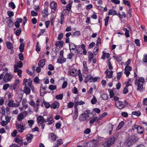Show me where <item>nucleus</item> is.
I'll list each match as a JSON object with an SVG mask.
<instances>
[{"label":"nucleus","mask_w":147,"mask_h":147,"mask_svg":"<svg viewBox=\"0 0 147 147\" xmlns=\"http://www.w3.org/2000/svg\"><path fill=\"white\" fill-rule=\"evenodd\" d=\"M108 129L109 131V134H111V131L113 130V125L111 123H109L108 124Z\"/></svg>","instance_id":"nucleus-31"},{"label":"nucleus","mask_w":147,"mask_h":147,"mask_svg":"<svg viewBox=\"0 0 147 147\" xmlns=\"http://www.w3.org/2000/svg\"><path fill=\"white\" fill-rule=\"evenodd\" d=\"M71 7V3H69L66 6V9L68 11H70Z\"/></svg>","instance_id":"nucleus-51"},{"label":"nucleus","mask_w":147,"mask_h":147,"mask_svg":"<svg viewBox=\"0 0 147 147\" xmlns=\"http://www.w3.org/2000/svg\"><path fill=\"white\" fill-rule=\"evenodd\" d=\"M18 56L20 60L23 61L24 60V57L23 54L21 53H19Z\"/></svg>","instance_id":"nucleus-57"},{"label":"nucleus","mask_w":147,"mask_h":147,"mask_svg":"<svg viewBox=\"0 0 147 147\" xmlns=\"http://www.w3.org/2000/svg\"><path fill=\"white\" fill-rule=\"evenodd\" d=\"M124 124L123 121H121L119 124L117 126V129L119 130L123 126Z\"/></svg>","instance_id":"nucleus-40"},{"label":"nucleus","mask_w":147,"mask_h":147,"mask_svg":"<svg viewBox=\"0 0 147 147\" xmlns=\"http://www.w3.org/2000/svg\"><path fill=\"white\" fill-rule=\"evenodd\" d=\"M10 85L9 84H5L3 87V89L5 90H7L9 86Z\"/></svg>","instance_id":"nucleus-63"},{"label":"nucleus","mask_w":147,"mask_h":147,"mask_svg":"<svg viewBox=\"0 0 147 147\" xmlns=\"http://www.w3.org/2000/svg\"><path fill=\"white\" fill-rule=\"evenodd\" d=\"M24 43H21L19 46V49L21 53L23 52L24 51Z\"/></svg>","instance_id":"nucleus-35"},{"label":"nucleus","mask_w":147,"mask_h":147,"mask_svg":"<svg viewBox=\"0 0 147 147\" xmlns=\"http://www.w3.org/2000/svg\"><path fill=\"white\" fill-rule=\"evenodd\" d=\"M6 45L8 49L11 50L13 49V45L10 41H7L6 42Z\"/></svg>","instance_id":"nucleus-19"},{"label":"nucleus","mask_w":147,"mask_h":147,"mask_svg":"<svg viewBox=\"0 0 147 147\" xmlns=\"http://www.w3.org/2000/svg\"><path fill=\"white\" fill-rule=\"evenodd\" d=\"M7 22L8 24V26L10 28L13 25V22L10 19L9 20H8Z\"/></svg>","instance_id":"nucleus-36"},{"label":"nucleus","mask_w":147,"mask_h":147,"mask_svg":"<svg viewBox=\"0 0 147 147\" xmlns=\"http://www.w3.org/2000/svg\"><path fill=\"white\" fill-rule=\"evenodd\" d=\"M40 80L38 78V77L36 76L35 77L33 81L36 83L38 84L39 83Z\"/></svg>","instance_id":"nucleus-55"},{"label":"nucleus","mask_w":147,"mask_h":147,"mask_svg":"<svg viewBox=\"0 0 147 147\" xmlns=\"http://www.w3.org/2000/svg\"><path fill=\"white\" fill-rule=\"evenodd\" d=\"M143 61L145 63H147V54H145L144 55Z\"/></svg>","instance_id":"nucleus-61"},{"label":"nucleus","mask_w":147,"mask_h":147,"mask_svg":"<svg viewBox=\"0 0 147 147\" xmlns=\"http://www.w3.org/2000/svg\"><path fill=\"white\" fill-rule=\"evenodd\" d=\"M64 42L62 40L57 41L56 42V46L59 48H62L63 47Z\"/></svg>","instance_id":"nucleus-13"},{"label":"nucleus","mask_w":147,"mask_h":147,"mask_svg":"<svg viewBox=\"0 0 147 147\" xmlns=\"http://www.w3.org/2000/svg\"><path fill=\"white\" fill-rule=\"evenodd\" d=\"M74 105V103L70 101L68 103L67 105L68 107V108H72Z\"/></svg>","instance_id":"nucleus-52"},{"label":"nucleus","mask_w":147,"mask_h":147,"mask_svg":"<svg viewBox=\"0 0 147 147\" xmlns=\"http://www.w3.org/2000/svg\"><path fill=\"white\" fill-rule=\"evenodd\" d=\"M107 115V112H105L103 113L102 114H100L99 115V117L98 118H100V120L101 118H102L104 117H105L106 115Z\"/></svg>","instance_id":"nucleus-59"},{"label":"nucleus","mask_w":147,"mask_h":147,"mask_svg":"<svg viewBox=\"0 0 147 147\" xmlns=\"http://www.w3.org/2000/svg\"><path fill=\"white\" fill-rule=\"evenodd\" d=\"M131 67L129 65H127L125 67L124 73L127 77H128L130 74V71H131Z\"/></svg>","instance_id":"nucleus-7"},{"label":"nucleus","mask_w":147,"mask_h":147,"mask_svg":"<svg viewBox=\"0 0 147 147\" xmlns=\"http://www.w3.org/2000/svg\"><path fill=\"white\" fill-rule=\"evenodd\" d=\"M24 92L26 94H29L30 93V89L27 86H24Z\"/></svg>","instance_id":"nucleus-17"},{"label":"nucleus","mask_w":147,"mask_h":147,"mask_svg":"<svg viewBox=\"0 0 147 147\" xmlns=\"http://www.w3.org/2000/svg\"><path fill=\"white\" fill-rule=\"evenodd\" d=\"M124 31H125V35L126 37H128L129 36V30L126 28H124L123 29Z\"/></svg>","instance_id":"nucleus-43"},{"label":"nucleus","mask_w":147,"mask_h":147,"mask_svg":"<svg viewBox=\"0 0 147 147\" xmlns=\"http://www.w3.org/2000/svg\"><path fill=\"white\" fill-rule=\"evenodd\" d=\"M115 140V138L114 137H111L107 141V145H108L110 147L114 143Z\"/></svg>","instance_id":"nucleus-10"},{"label":"nucleus","mask_w":147,"mask_h":147,"mask_svg":"<svg viewBox=\"0 0 147 147\" xmlns=\"http://www.w3.org/2000/svg\"><path fill=\"white\" fill-rule=\"evenodd\" d=\"M50 6L52 9V11L54 12L55 11V2L54 1L50 3Z\"/></svg>","instance_id":"nucleus-24"},{"label":"nucleus","mask_w":147,"mask_h":147,"mask_svg":"<svg viewBox=\"0 0 147 147\" xmlns=\"http://www.w3.org/2000/svg\"><path fill=\"white\" fill-rule=\"evenodd\" d=\"M122 71L119 72L117 73V79L118 80H119L120 78L122 76Z\"/></svg>","instance_id":"nucleus-46"},{"label":"nucleus","mask_w":147,"mask_h":147,"mask_svg":"<svg viewBox=\"0 0 147 147\" xmlns=\"http://www.w3.org/2000/svg\"><path fill=\"white\" fill-rule=\"evenodd\" d=\"M144 82V80L142 77L140 78L139 79H136L135 84L138 86L137 90L140 92L143 91L144 90L143 88V83Z\"/></svg>","instance_id":"nucleus-2"},{"label":"nucleus","mask_w":147,"mask_h":147,"mask_svg":"<svg viewBox=\"0 0 147 147\" xmlns=\"http://www.w3.org/2000/svg\"><path fill=\"white\" fill-rule=\"evenodd\" d=\"M61 125V123L59 121L56 124V128L57 129H59Z\"/></svg>","instance_id":"nucleus-49"},{"label":"nucleus","mask_w":147,"mask_h":147,"mask_svg":"<svg viewBox=\"0 0 147 147\" xmlns=\"http://www.w3.org/2000/svg\"><path fill=\"white\" fill-rule=\"evenodd\" d=\"M81 33L80 31H77L73 33L72 36L73 37H78L80 35Z\"/></svg>","instance_id":"nucleus-32"},{"label":"nucleus","mask_w":147,"mask_h":147,"mask_svg":"<svg viewBox=\"0 0 147 147\" xmlns=\"http://www.w3.org/2000/svg\"><path fill=\"white\" fill-rule=\"evenodd\" d=\"M128 87H127L125 86V88L123 89V93L124 94H125L127 93L128 92Z\"/></svg>","instance_id":"nucleus-60"},{"label":"nucleus","mask_w":147,"mask_h":147,"mask_svg":"<svg viewBox=\"0 0 147 147\" xmlns=\"http://www.w3.org/2000/svg\"><path fill=\"white\" fill-rule=\"evenodd\" d=\"M137 130L138 133L141 134H142L143 132L144 128L139 126V127H138Z\"/></svg>","instance_id":"nucleus-34"},{"label":"nucleus","mask_w":147,"mask_h":147,"mask_svg":"<svg viewBox=\"0 0 147 147\" xmlns=\"http://www.w3.org/2000/svg\"><path fill=\"white\" fill-rule=\"evenodd\" d=\"M131 78H129L128 81L127 82V84L125 86H126L127 87H128L129 86L131 85Z\"/></svg>","instance_id":"nucleus-58"},{"label":"nucleus","mask_w":147,"mask_h":147,"mask_svg":"<svg viewBox=\"0 0 147 147\" xmlns=\"http://www.w3.org/2000/svg\"><path fill=\"white\" fill-rule=\"evenodd\" d=\"M14 72H17L18 75L20 77H22V71L21 69H17L16 71L15 70V69H14Z\"/></svg>","instance_id":"nucleus-33"},{"label":"nucleus","mask_w":147,"mask_h":147,"mask_svg":"<svg viewBox=\"0 0 147 147\" xmlns=\"http://www.w3.org/2000/svg\"><path fill=\"white\" fill-rule=\"evenodd\" d=\"M16 128L19 132L22 133L25 129V126L23 124H17Z\"/></svg>","instance_id":"nucleus-8"},{"label":"nucleus","mask_w":147,"mask_h":147,"mask_svg":"<svg viewBox=\"0 0 147 147\" xmlns=\"http://www.w3.org/2000/svg\"><path fill=\"white\" fill-rule=\"evenodd\" d=\"M12 76L11 74L7 73L3 78V81L5 82H7L10 81L12 78Z\"/></svg>","instance_id":"nucleus-5"},{"label":"nucleus","mask_w":147,"mask_h":147,"mask_svg":"<svg viewBox=\"0 0 147 147\" xmlns=\"http://www.w3.org/2000/svg\"><path fill=\"white\" fill-rule=\"evenodd\" d=\"M15 141L16 143H18L20 145L22 144L23 143L22 140H20L18 138H16L15 140Z\"/></svg>","instance_id":"nucleus-47"},{"label":"nucleus","mask_w":147,"mask_h":147,"mask_svg":"<svg viewBox=\"0 0 147 147\" xmlns=\"http://www.w3.org/2000/svg\"><path fill=\"white\" fill-rule=\"evenodd\" d=\"M78 109L74 108V115L73 116V119L74 120H76L78 116Z\"/></svg>","instance_id":"nucleus-20"},{"label":"nucleus","mask_w":147,"mask_h":147,"mask_svg":"<svg viewBox=\"0 0 147 147\" xmlns=\"http://www.w3.org/2000/svg\"><path fill=\"white\" fill-rule=\"evenodd\" d=\"M7 105L9 107H18L19 106V104H16L14 102L13 100L11 99L9 101Z\"/></svg>","instance_id":"nucleus-9"},{"label":"nucleus","mask_w":147,"mask_h":147,"mask_svg":"<svg viewBox=\"0 0 147 147\" xmlns=\"http://www.w3.org/2000/svg\"><path fill=\"white\" fill-rule=\"evenodd\" d=\"M113 71H110L109 74H106V78H111L113 77Z\"/></svg>","instance_id":"nucleus-42"},{"label":"nucleus","mask_w":147,"mask_h":147,"mask_svg":"<svg viewBox=\"0 0 147 147\" xmlns=\"http://www.w3.org/2000/svg\"><path fill=\"white\" fill-rule=\"evenodd\" d=\"M74 108L76 109H78V105H81L85 104V102H84L82 101V100L78 101V98H75L74 100Z\"/></svg>","instance_id":"nucleus-6"},{"label":"nucleus","mask_w":147,"mask_h":147,"mask_svg":"<svg viewBox=\"0 0 147 147\" xmlns=\"http://www.w3.org/2000/svg\"><path fill=\"white\" fill-rule=\"evenodd\" d=\"M69 48L70 50H74L76 49L77 51H78L77 49H76V46L73 43H71L69 44Z\"/></svg>","instance_id":"nucleus-22"},{"label":"nucleus","mask_w":147,"mask_h":147,"mask_svg":"<svg viewBox=\"0 0 147 147\" xmlns=\"http://www.w3.org/2000/svg\"><path fill=\"white\" fill-rule=\"evenodd\" d=\"M97 102V99L95 96H94L93 98L91 100V103L92 104L96 103Z\"/></svg>","instance_id":"nucleus-50"},{"label":"nucleus","mask_w":147,"mask_h":147,"mask_svg":"<svg viewBox=\"0 0 147 147\" xmlns=\"http://www.w3.org/2000/svg\"><path fill=\"white\" fill-rule=\"evenodd\" d=\"M43 102L44 103V105L46 108H49V107L50 106V104L48 102H45L44 99Z\"/></svg>","instance_id":"nucleus-54"},{"label":"nucleus","mask_w":147,"mask_h":147,"mask_svg":"<svg viewBox=\"0 0 147 147\" xmlns=\"http://www.w3.org/2000/svg\"><path fill=\"white\" fill-rule=\"evenodd\" d=\"M137 141V139L134 135L128 136L125 142V145L128 147L135 142Z\"/></svg>","instance_id":"nucleus-3"},{"label":"nucleus","mask_w":147,"mask_h":147,"mask_svg":"<svg viewBox=\"0 0 147 147\" xmlns=\"http://www.w3.org/2000/svg\"><path fill=\"white\" fill-rule=\"evenodd\" d=\"M88 53H89V55H88V62L89 63H90L94 57V55L93 53L91 52H88Z\"/></svg>","instance_id":"nucleus-25"},{"label":"nucleus","mask_w":147,"mask_h":147,"mask_svg":"<svg viewBox=\"0 0 147 147\" xmlns=\"http://www.w3.org/2000/svg\"><path fill=\"white\" fill-rule=\"evenodd\" d=\"M5 119L6 121L8 123L10 122L11 119V117H9L8 116H6L5 117Z\"/></svg>","instance_id":"nucleus-64"},{"label":"nucleus","mask_w":147,"mask_h":147,"mask_svg":"<svg viewBox=\"0 0 147 147\" xmlns=\"http://www.w3.org/2000/svg\"><path fill=\"white\" fill-rule=\"evenodd\" d=\"M68 85V83L67 81L64 82L62 84V88L63 89L65 88Z\"/></svg>","instance_id":"nucleus-53"},{"label":"nucleus","mask_w":147,"mask_h":147,"mask_svg":"<svg viewBox=\"0 0 147 147\" xmlns=\"http://www.w3.org/2000/svg\"><path fill=\"white\" fill-rule=\"evenodd\" d=\"M63 142L62 139H59L57 141V144L56 147H57L63 144Z\"/></svg>","instance_id":"nucleus-38"},{"label":"nucleus","mask_w":147,"mask_h":147,"mask_svg":"<svg viewBox=\"0 0 147 147\" xmlns=\"http://www.w3.org/2000/svg\"><path fill=\"white\" fill-rule=\"evenodd\" d=\"M47 119H45L42 116L40 115L37 117V121L38 123L42 124L45 121L46 122H49L48 124L50 125L53 123L54 121L51 115H47L46 116Z\"/></svg>","instance_id":"nucleus-1"},{"label":"nucleus","mask_w":147,"mask_h":147,"mask_svg":"<svg viewBox=\"0 0 147 147\" xmlns=\"http://www.w3.org/2000/svg\"><path fill=\"white\" fill-rule=\"evenodd\" d=\"M132 114L139 117L141 115V113L139 111H133L132 112Z\"/></svg>","instance_id":"nucleus-41"},{"label":"nucleus","mask_w":147,"mask_h":147,"mask_svg":"<svg viewBox=\"0 0 147 147\" xmlns=\"http://www.w3.org/2000/svg\"><path fill=\"white\" fill-rule=\"evenodd\" d=\"M40 102H41V100L39 98L37 100L36 103V106L35 107H36L37 109H38V108H39V107L40 105Z\"/></svg>","instance_id":"nucleus-48"},{"label":"nucleus","mask_w":147,"mask_h":147,"mask_svg":"<svg viewBox=\"0 0 147 147\" xmlns=\"http://www.w3.org/2000/svg\"><path fill=\"white\" fill-rule=\"evenodd\" d=\"M24 118L23 113H20L17 117V119L18 121H21Z\"/></svg>","instance_id":"nucleus-27"},{"label":"nucleus","mask_w":147,"mask_h":147,"mask_svg":"<svg viewBox=\"0 0 147 147\" xmlns=\"http://www.w3.org/2000/svg\"><path fill=\"white\" fill-rule=\"evenodd\" d=\"M117 14V11L115 9H111L109 11L108 15H109L114 16Z\"/></svg>","instance_id":"nucleus-16"},{"label":"nucleus","mask_w":147,"mask_h":147,"mask_svg":"<svg viewBox=\"0 0 147 147\" xmlns=\"http://www.w3.org/2000/svg\"><path fill=\"white\" fill-rule=\"evenodd\" d=\"M26 136L27 137L26 139L28 142V143L32 141V139L33 138V135L31 134H29L26 135Z\"/></svg>","instance_id":"nucleus-14"},{"label":"nucleus","mask_w":147,"mask_h":147,"mask_svg":"<svg viewBox=\"0 0 147 147\" xmlns=\"http://www.w3.org/2000/svg\"><path fill=\"white\" fill-rule=\"evenodd\" d=\"M49 139L51 142H53L55 140V135L53 133H50L49 134Z\"/></svg>","instance_id":"nucleus-15"},{"label":"nucleus","mask_w":147,"mask_h":147,"mask_svg":"<svg viewBox=\"0 0 147 147\" xmlns=\"http://www.w3.org/2000/svg\"><path fill=\"white\" fill-rule=\"evenodd\" d=\"M98 50V45H96V47L94 48L93 51L94 54L95 55H96L97 54Z\"/></svg>","instance_id":"nucleus-39"},{"label":"nucleus","mask_w":147,"mask_h":147,"mask_svg":"<svg viewBox=\"0 0 147 147\" xmlns=\"http://www.w3.org/2000/svg\"><path fill=\"white\" fill-rule=\"evenodd\" d=\"M102 54V55L101 57V59H105L106 57L107 58H109L110 56V54L109 53H106L104 51H103Z\"/></svg>","instance_id":"nucleus-18"},{"label":"nucleus","mask_w":147,"mask_h":147,"mask_svg":"<svg viewBox=\"0 0 147 147\" xmlns=\"http://www.w3.org/2000/svg\"><path fill=\"white\" fill-rule=\"evenodd\" d=\"M19 82V80H16L15 81L13 84L11 86V87L13 88L14 90H15L16 87L18 84Z\"/></svg>","instance_id":"nucleus-30"},{"label":"nucleus","mask_w":147,"mask_h":147,"mask_svg":"<svg viewBox=\"0 0 147 147\" xmlns=\"http://www.w3.org/2000/svg\"><path fill=\"white\" fill-rule=\"evenodd\" d=\"M9 6L11 7L13 9H14L16 8V6L14 3L11 2L9 3Z\"/></svg>","instance_id":"nucleus-44"},{"label":"nucleus","mask_w":147,"mask_h":147,"mask_svg":"<svg viewBox=\"0 0 147 147\" xmlns=\"http://www.w3.org/2000/svg\"><path fill=\"white\" fill-rule=\"evenodd\" d=\"M115 103L116 107L120 109L124 108L126 106L124 102L120 101H116Z\"/></svg>","instance_id":"nucleus-4"},{"label":"nucleus","mask_w":147,"mask_h":147,"mask_svg":"<svg viewBox=\"0 0 147 147\" xmlns=\"http://www.w3.org/2000/svg\"><path fill=\"white\" fill-rule=\"evenodd\" d=\"M109 16H107L105 19V26H107L108 24L109 20Z\"/></svg>","instance_id":"nucleus-56"},{"label":"nucleus","mask_w":147,"mask_h":147,"mask_svg":"<svg viewBox=\"0 0 147 147\" xmlns=\"http://www.w3.org/2000/svg\"><path fill=\"white\" fill-rule=\"evenodd\" d=\"M77 71L75 69H71L69 71V73L70 75L73 77H75L76 76V72Z\"/></svg>","instance_id":"nucleus-26"},{"label":"nucleus","mask_w":147,"mask_h":147,"mask_svg":"<svg viewBox=\"0 0 147 147\" xmlns=\"http://www.w3.org/2000/svg\"><path fill=\"white\" fill-rule=\"evenodd\" d=\"M99 120H100V118H98V117H94L90 120V123L91 124H92L96 121H97Z\"/></svg>","instance_id":"nucleus-29"},{"label":"nucleus","mask_w":147,"mask_h":147,"mask_svg":"<svg viewBox=\"0 0 147 147\" xmlns=\"http://www.w3.org/2000/svg\"><path fill=\"white\" fill-rule=\"evenodd\" d=\"M48 9L47 8H46L44 9L42 11V14L43 17H45L48 15Z\"/></svg>","instance_id":"nucleus-28"},{"label":"nucleus","mask_w":147,"mask_h":147,"mask_svg":"<svg viewBox=\"0 0 147 147\" xmlns=\"http://www.w3.org/2000/svg\"><path fill=\"white\" fill-rule=\"evenodd\" d=\"M63 96L62 94H59L56 96V98L58 100H62L63 98Z\"/></svg>","instance_id":"nucleus-45"},{"label":"nucleus","mask_w":147,"mask_h":147,"mask_svg":"<svg viewBox=\"0 0 147 147\" xmlns=\"http://www.w3.org/2000/svg\"><path fill=\"white\" fill-rule=\"evenodd\" d=\"M28 125L30 128H32V126L34 123V121L33 120H29L28 121Z\"/></svg>","instance_id":"nucleus-37"},{"label":"nucleus","mask_w":147,"mask_h":147,"mask_svg":"<svg viewBox=\"0 0 147 147\" xmlns=\"http://www.w3.org/2000/svg\"><path fill=\"white\" fill-rule=\"evenodd\" d=\"M7 13L8 16L9 17H11L14 15L13 13V11H8L7 12Z\"/></svg>","instance_id":"nucleus-62"},{"label":"nucleus","mask_w":147,"mask_h":147,"mask_svg":"<svg viewBox=\"0 0 147 147\" xmlns=\"http://www.w3.org/2000/svg\"><path fill=\"white\" fill-rule=\"evenodd\" d=\"M23 64L22 62L21 61H17L16 64L14 65V68L15 69V70L16 71L17 69L21 68L23 67Z\"/></svg>","instance_id":"nucleus-11"},{"label":"nucleus","mask_w":147,"mask_h":147,"mask_svg":"<svg viewBox=\"0 0 147 147\" xmlns=\"http://www.w3.org/2000/svg\"><path fill=\"white\" fill-rule=\"evenodd\" d=\"M88 116H87L86 113H82L80 115L79 118V120L80 121H84L86 120Z\"/></svg>","instance_id":"nucleus-12"},{"label":"nucleus","mask_w":147,"mask_h":147,"mask_svg":"<svg viewBox=\"0 0 147 147\" xmlns=\"http://www.w3.org/2000/svg\"><path fill=\"white\" fill-rule=\"evenodd\" d=\"M66 61V59L64 58H60L59 57L57 59V62L59 63H63Z\"/></svg>","instance_id":"nucleus-23"},{"label":"nucleus","mask_w":147,"mask_h":147,"mask_svg":"<svg viewBox=\"0 0 147 147\" xmlns=\"http://www.w3.org/2000/svg\"><path fill=\"white\" fill-rule=\"evenodd\" d=\"M45 60L42 59L38 63V65L40 67H42L45 65Z\"/></svg>","instance_id":"nucleus-21"}]
</instances>
